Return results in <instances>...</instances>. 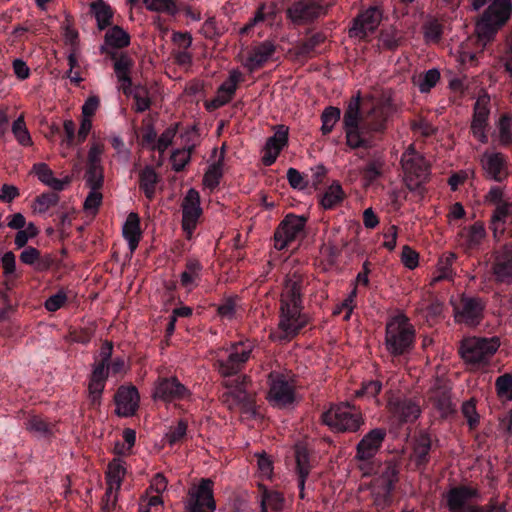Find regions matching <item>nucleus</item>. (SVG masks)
Instances as JSON below:
<instances>
[{"mask_svg": "<svg viewBox=\"0 0 512 512\" xmlns=\"http://www.w3.org/2000/svg\"><path fill=\"white\" fill-rule=\"evenodd\" d=\"M253 345L249 341L235 343L228 351L226 360H218V369L221 375L228 377L237 373L240 365L245 363L252 352Z\"/></svg>", "mask_w": 512, "mask_h": 512, "instance_id": "nucleus-10", "label": "nucleus"}, {"mask_svg": "<svg viewBox=\"0 0 512 512\" xmlns=\"http://www.w3.org/2000/svg\"><path fill=\"white\" fill-rule=\"evenodd\" d=\"M122 233L131 252H133L141 239L140 219L136 213H130L122 228Z\"/></svg>", "mask_w": 512, "mask_h": 512, "instance_id": "nucleus-30", "label": "nucleus"}, {"mask_svg": "<svg viewBox=\"0 0 512 512\" xmlns=\"http://www.w3.org/2000/svg\"><path fill=\"white\" fill-rule=\"evenodd\" d=\"M104 152V144L99 141H93L88 151L87 166H102L101 156Z\"/></svg>", "mask_w": 512, "mask_h": 512, "instance_id": "nucleus-63", "label": "nucleus"}, {"mask_svg": "<svg viewBox=\"0 0 512 512\" xmlns=\"http://www.w3.org/2000/svg\"><path fill=\"white\" fill-rule=\"evenodd\" d=\"M451 304L454 308L456 322L467 326L479 324L483 312V304L480 299L462 295L452 297Z\"/></svg>", "mask_w": 512, "mask_h": 512, "instance_id": "nucleus-7", "label": "nucleus"}, {"mask_svg": "<svg viewBox=\"0 0 512 512\" xmlns=\"http://www.w3.org/2000/svg\"><path fill=\"white\" fill-rule=\"evenodd\" d=\"M482 167L487 175L492 180L503 181L507 175V161L501 153L486 152L481 159Z\"/></svg>", "mask_w": 512, "mask_h": 512, "instance_id": "nucleus-18", "label": "nucleus"}, {"mask_svg": "<svg viewBox=\"0 0 512 512\" xmlns=\"http://www.w3.org/2000/svg\"><path fill=\"white\" fill-rule=\"evenodd\" d=\"M274 52L275 47L271 42H263L251 50L244 62V65L250 71L256 70L266 63L272 57Z\"/></svg>", "mask_w": 512, "mask_h": 512, "instance_id": "nucleus-26", "label": "nucleus"}, {"mask_svg": "<svg viewBox=\"0 0 512 512\" xmlns=\"http://www.w3.org/2000/svg\"><path fill=\"white\" fill-rule=\"evenodd\" d=\"M300 280L297 273L289 276L281 294L280 319L277 334L273 337L283 340L295 336L305 326L307 318L301 314Z\"/></svg>", "mask_w": 512, "mask_h": 512, "instance_id": "nucleus-1", "label": "nucleus"}, {"mask_svg": "<svg viewBox=\"0 0 512 512\" xmlns=\"http://www.w3.org/2000/svg\"><path fill=\"white\" fill-rule=\"evenodd\" d=\"M385 437V431L380 428L371 430L357 445V455L360 460H368L373 457L381 446Z\"/></svg>", "mask_w": 512, "mask_h": 512, "instance_id": "nucleus-22", "label": "nucleus"}, {"mask_svg": "<svg viewBox=\"0 0 512 512\" xmlns=\"http://www.w3.org/2000/svg\"><path fill=\"white\" fill-rule=\"evenodd\" d=\"M440 79V73L437 69H430L418 78L414 79L415 85L422 93H427L433 88Z\"/></svg>", "mask_w": 512, "mask_h": 512, "instance_id": "nucleus-44", "label": "nucleus"}, {"mask_svg": "<svg viewBox=\"0 0 512 512\" xmlns=\"http://www.w3.org/2000/svg\"><path fill=\"white\" fill-rule=\"evenodd\" d=\"M275 7L273 5L270 6H262L255 14L253 19L249 24L244 26L241 29V33L244 34L249 31V29L260 22H268L270 25L273 23V19L275 17Z\"/></svg>", "mask_w": 512, "mask_h": 512, "instance_id": "nucleus-46", "label": "nucleus"}, {"mask_svg": "<svg viewBox=\"0 0 512 512\" xmlns=\"http://www.w3.org/2000/svg\"><path fill=\"white\" fill-rule=\"evenodd\" d=\"M102 198L101 189H90L83 205L85 212L95 215L102 202Z\"/></svg>", "mask_w": 512, "mask_h": 512, "instance_id": "nucleus-56", "label": "nucleus"}, {"mask_svg": "<svg viewBox=\"0 0 512 512\" xmlns=\"http://www.w3.org/2000/svg\"><path fill=\"white\" fill-rule=\"evenodd\" d=\"M116 412L120 416L128 417L135 413L139 405V394L134 386L119 388L116 396Z\"/></svg>", "mask_w": 512, "mask_h": 512, "instance_id": "nucleus-20", "label": "nucleus"}, {"mask_svg": "<svg viewBox=\"0 0 512 512\" xmlns=\"http://www.w3.org/2000/svg\"><path fill=\"white\" fill-rule=\"evenodd\" d=\"M455 260L453 253L444 254L438 261L437 273L438 275L434 278V281L451 279L452 278V264Z\"/></svg>", "mask_w": 512, "mask_h": 512, "instance_id": "nucleus-48", "label": "nucleus"}, {"mask_svg": "<svg viewBox=\"0 0 512 512\" xmlns=\"http://www.w3.org/2000/svg\"><path fill=\"white\" fill-rule=\"evenodd\" d=\"M260 512L278 511L283 506V497L275 491H264L260 497Z\"/></svg>", "mask_w": 512, "mask_h": 512, "instance_id": "nucleus-40", "label": "nucleus"}, {"mask_svg": "<svg viewBox=\"0 0 512 512\" xmlns=\"http://www.w3.org/2000/svg\"><path fill=\"white\" fill-rule=\"evenodd\" d=\"M84 179L90 189H101L104 183L103 167L87 166Z\"/></svg>", "mask_w": 512, "mask_h": 512, "instance_id": "nucleus-47", "label": "nucleus"}, {"mask_svg": "<svg viewBox=\"0 0 512 512\" xmlns=\"http://www.w3.org/2000/svg\"><path fill=\"white\" fill-rule=\"evenodd\" d=\"M126 469L121 459H114L108 465L106 472L107 490L103 499V512H110L115 506Z\"/></svg>", "mask_w": 512, "mask_h": 512, "instance_id": "nucleus-8", "label": "nucleus"}, {"mask_svg": "<svg viewBox=\"0 0 512 512\" xmlns=\"http://www.w3.org/2000/svg\"><path fill=\"white\" fill-rule=\"evenodd\" d=\"M414 331L405 315L394 316L386 326L385 344L392 355H401L412 345Z\"/></svg>", "mask_w": 512, "mask_h": 512, "instance_id": "nucleus-3", "label": "nucleus"}, {"mask_svg": "<svg viewBox=\"0 0 512 512\" xmlns=\"http://www.w3.org/2000/svg\"><path fill=\"white\" fill-rule=\"evenodd\" d=\"M287 143L288 128L284 125L277 126L273 136L267 139L263 148L262 162L264 165H272L276 161L281 150L287 145Z\"/></svg>", "mask_w": 512, "mask_h": 512, "instance_id": "nucleus-16", "label": "nucleus"}, {"mask_svg": "<svg viewBox=\"0 0 512 512\" xmlns=\"http://www.w3.org/2000/svg\"><path fill=\"white\" fill-rule=\"evenodd\" d=\"M382 14L377 7H370L362 12L353 23L349 33L351 37L363 39L375 31L380 24Z\"/></svg>", "mask_w": 512, "mask_h": 512, "instance_id": "nucleus-15", "label": "nucleus"}, {"mask_svg": "<svg viewBox=\"0 0 512 512\" xmlns=\"http://www.w3.org/2000/svg\"><path fill=\"white\" fill-rule=\"evenodd\" d=\"M191 158V148L175 150L171 155L172 167L175 171L182 170Z\"/></svg>", "mask_w": 512, "mask_h": 512, "instance_id": "nucleus-57", "label": "nucleus"}, {"mask_svg": "<svg viewBox=\"0 0 512 512\" xmlns=\"http://www.w3.org/2000/svg\"><path fill=\"white\" fill-rule=\"evenodd\" d=\"M388 406L393 416L400 421H412L420 415L419 405L411 400H390Z\"/></svg>", "mask_w": 512, "mask_h": 512, "instance_id": "nucleus-27", "label": "nucleus"}, {"mask_svg": "<svg viewBox=\"0 0 512 512\" xmlns=\"http://www.w3.org/2000/svg\"><path fill=\"white\" fill-rule=\"evenodd\" d=\"M175 135L176 128L172 126L168 127L157 139V142L152 146V149L163 153L172 144Z\"/></svg>", "mask_w": 512, "mask_h": 512, "instance_id": "nucleus-59", "label": "nucleus"}, {"mask_svg": "<svg viewBox=\"0 0 512 512\" xmlns=\"http://www.w3.org/2000/svg\"><path fill=\"white\" fill-rule=\"evenodd\" d=\"M182 227L190 237L196 228L198 219L202 214L200 195L195 189H189L182 202Z\"/></svg>", "mask_w": 512, "mask_h": 512, "instance_id": "nucleus-13", "label": "nucleus"}, {"mask_svg": "<svg viewBox=\"0 0 512 512\" xmlns=\"http://www.w3.org/2000/svg\"><path fill=\"white\" fill-rule=\"evenodd\" d=\"M201 271L202 266L198 261H188L185 270L181 273V285L187 290H192L197 285Z\"/></svg>", "mask_w": 512, "mask_h": 512, "instance_id": "nucleus-35", "label": "nucleus"}, {"mask_svg": "<svg viewBox=\"0 0 512 512\" xmlns=\"http://www.w3.org/2000/svg\"><path fill=\"white\" fill-rule=\"evenodd\" d=\"M346 136V143L350 148L367 147L369 141L364 137L363 133L358 128L344 129Z\"/></svg>", "mask_w": 512, "mask_h": 512, "instance_id": "nucleus-55", "label": "nucleus"}, {"mask_svg": "<svg viewBox=\"0 0 512 512\" xmlns=\"http://www.w3.org/2000/svg\"><path fill=\"white\" fill-rule=\"evenodd\" d=\"M490 97L487 94L480 95L475 103L474 117L471 125L473 135L481 142L487 141L485 128L489 116Z\"/></svg>", "mask_w": 512, "mask_h": 512, "instance_id": "nucleus-17", "label": "nucleus"}, {"mask_svg": "<svg viewBox=\"0 0 512 512\" xmlns=\"http://www.w3.org/2000/svg\"><path fill=\"white\" fill-rule=\"evenodd\" d=\"M512 12V3L510 0H495L484 14L485 18L499 27L502 26L510 17Z\"/></svg>", "mask_w": 512, "mask_h": 512, "instance_id": "nucleus-29", "label": "nucleus"}, {"mask_svg": "<svg viewBox=\"0 0 512 512\" xmlns=\"http://www.w3.org/2000/svg\"><path fill=\"white\" fill-rule=\"evenodd\" d=\"M163 500L159 495L146 493L140 499L139 512H159Z\"/></svg>", "mask_w": 512, "mask_h": 512, "instance_id": "nucleus-53", "label": "nucleus"}, {"mask_svg": "<svg viewBox=\"0 0 512 512\" xmlns=\"http://www.w3.org/2000/svg\"><path fill=\"white\" fill-rule=\"evenodd\" d=\"M397 473L396 466L387 463L383 466L380 476L374 480L372 495L376 506L384 507L387 504L393 484L397 479Z\"/></svg>", "mask_w": 512, "mask_h": 512, "instance_id": "nucleus-11", "label": "nucleus"}, {"mask_svg": "<svg viewBox=\"0 0 512 512\" xmlns=\"http://www.w3.org/2000/svg\"><path fill=\"white\" fill-rule=\"evenodd\" d=\"M498 141L503 145L512 142V114L503 116L498 124Z\"/></svg>", "mask_w": 512, "mask_h": 512, "instance_id": "nucleus-54", "label": "nucleus"}, {"mask_svg": "<svg viewBox=\"0 0 512 512\" xmlns=\"http://www.w3.org/2000/svg\"><path fill=\"white\" fill-rule=\"evenodd\" d=\"M305 223L306 219L302 216H286L274 234L275 248L283 250L298 239L303 233Z\"/></svg>", "mask_w": 512, "mask_h": 512, "instance_id": "nucleus-9", "label": "nucleus"}, {"mask_svg": "<svg viewBox=\"0 0 512 512\" xmlns=\"http://www.w3.org/2000/svg\"><path fill=\"white\" fill-rule=\"evenodd\" d=\"M91 11L93 12L98 28L100 30L105 29L110 24V20L113 16V12L109 5L102 0H97L90 5Z\"/></svg>", "mask_w": 512, "mask_h": 512, "instance_id": "nucleus-38", "label": "nucleus"}, {"mask_svg": "<svg viewBox=\"0 0 512 512\" xmlns=\"http://www.w3.org/2000/svg\"><path fill=\"white\" fill-rule=\"evenodd\" d=\"M361 113H360V97L356 96L350 101L344 113L343 126L344 129L360 127Z\"/></svg>", "mask_w": 512, "mask_h": 512, "instance_id": "nucleus-37", "label": "nucleus"}, {"mask_svg": "<svg viewBox=\"0 0 512 512\" xmlns=\"http://www.w3.org/2000/svg\"><path fill=\"white\" fill-rule=\"evenodd\" d=\"M495 387L500 398L512 400V372L499 376L496 379Z\"/></svg>", "mask_w": 512, "mask_h": 512, "instance_id": "nucleus-52", "label": "nucleus"}, {"mask_svg": "<svg viewBox=\"0 0 512 512\" xmlns=\"http://www.w3.org/2000/svg\"><path fill=\"white\" fill-rule=\"evenodd\" d=\"M494 273L501 281L512 277V245L505 247L497 254Z\"/></svg>", "mask_w": 512, "mask_h": 512, "instance_id": "nucleus-31", "label": "nucleus"}, {"mask_svg": "<svg viewBox=\"0 0 512 512\" xmlns=\"http://www.w3.org/2000/svg\"><path fill=\"white\" fill-rule=\"evenodd\" d=\"M395 111L390 95H385L383 99L371 110L372 120L366 125L367 132H381L386 127V120Z\"/></svg>", "mask_w": 512, "mask_h": 512, "instance_id": "nucleus-19", "label": "nucleus"}, {"mask_svg": "<svg viewBox=\"0 0 512 512\" xmlns=\"http://www.w3.org/2000/svg\"><path fill=\"white\" fill-rule=\"evenodd\" d=\"M135 100V109L137 112H143L150 107L148 92L144 87H137L133 91Z\"/></svg>", "mask_w": 512, "mask_h": 512, "instance_id": "nucleus-62", "label": "nucleus"}, {"mask_svg": "<svg viewBox=\"0 0 512 512\" xmlns=\"http://www.w3.org/2000/svg\"><path fill=\"white\" fill-rule=\"evenodd\" d=\"M32 171L39 181L56 191L63 190L71 182L68 176H65L63 179L55 178L53 171L45 163L34 164Z\"/></svg>", "mask_w": 512, "mask_h": 512, "instance_id": "nucleus-25", "label": "nucleus"}, {"mask_svg": "<svg viewBox=\"0 0 512 512\" xmlns=\"http://www.w3.org/2000/svg\"><path fill=\"white\" fill-rule=\"evenodd\" d=\"M157 179V174L152 167H145L140 174L141 187L150 199L154 196Z\"/></svg>", "mask_w": 512, "mask_h": 512, "instance_id": "nucleus-45", "label": "nucleus"}, {"mask_svg": "<svg viewBox=\"0 0 512 512\" xmlns=\"http://www.w3.org/2000/svg\"><path fill=\"white\" fill-rule=\"evenodd\" d=\"M340 110L335 107L326 108L321 116L322 126L321 131L324 135L330 133L334 128L335 124L340 119Z\"/></svg>", "mask_w": 512, "mask_h": 512, "instance_id": "nucleus-49", "label": "nucleus"}, {"mask_svg": "<svg viewBox=\"0 0 512 512\" xmlns=\"http://www.w3.org/2000/svg\"><path fill=\"white\" fill-rule=\"evenodd\" d=\"M240 79V72L231 71L229 78L218 88L215 98L206 102V108L213 110L227 104L232 99Z\"/></svg>", "mask_w": 512, "mask_h": 512, "instance_id": "nucleus-21", "label": "nucleus"}, {"mask_svg": "<svg viewBox=\"0 0 512 512\" xmlns=\"http://www.w3.org/2000/svg\"><path fill=\"white\" fill-rule=\"evenodd\" d=\"M404 180L410 191L423 194V185L429 178V164L424 157L409 146L401 157Z\"/></svg>", "mask_w": 512, "mask_h": 512, "instance_id": "nucleus-2", "label": "nucleus"}, {"mask_svg": "<svg viewBox=\"0 0 512 512\" xmlns=\"http://www.w3.org/2000/svg\"><path fill=\"white\" fill-rule=\"evenodd\" d=\"M344 192L338 183L332 184L323 194L321 205L325 209H330L343 200Z\"/></svg>", "mask_w": 512, "mask_h": 512, "instance_id": "nucleus-43", "label": "nucleus"}, {"mask_svg": "<svg viewBox=\"0 0 512 512\" xmlns=\"http://www.w3.org/2000/svg\"><path fill=\"white\" fill-rule=\"evenodd\" d=\"M38 234V229L33 223H29L24 227L23 230L19 229L15 237V244L21 248L26 245L29 239L35 237Z\"/></svg>", "mask_w": 512, "mask_h": 512, "instance_id": "nucleus-61", "label": "nucleus"}, {"mask_svg": "<svg viewBox=\"0 0 512 512\" xmlns=\"http://www.w3.org/2000/svg\"><path fill=\"white\" fill-rule=\"evenodd\" d=\"M498 29V25L491 22L489 18H485L483 16L481 20L476 24L475 31L479 41H481L483 45H485L488 41H490L493 38Z\"/></svg>", "mask_w": 512, "mask_h": 512, "instance_id": "nucleus-41", "label": "nucleus"}, {"mask_svg": "<svg viewBox=\"0 0 512 512\" xmlns=\"http://www.w3.org/2000/svg\"><path fill=\"white\" fill-rule=\"evenodd\" d=\"M186 431L187 424L184 421H179L175 427L170 428V430L165 434V440L170 445H174L184 438Z\"/></svg>", "mask_w": 512, "mask_h": 512, "instance_id": "nucleus-60", "label": "nucleus"}, {"mask_svg": "<svg viewBox=\"0 0 512 512\" xmlns=\"http://www.w3.org/2000/svg\"><path fill=\"white\" fill-rule=\"evenodd\" d=\"M224 385L227 391L223 394V401L229 408L241 406L248 401V394L239 376L225 380Z\"/></svg>", "mask_w": 512, "mask_h": 512, "instance_id": "nucleus-24", "label": "nucleus"}, {"mask_svg": "<svg viewBox=\"0 0 512 512\" xmlns=\"http://www.w3.org/2000/svg\"><path fill=\"white\" fill-rule=\"evenodd\" d=\"M295 457L299 474V489L301 491L300 495L303 497L305 479L307 478L310 471L308 452L304 447L298 446L296 448Z\"/></svg>", "mask_w": 512, "mask_h": 512, "instance_id": "nucleus-36", "label": "nucleus"}, {"mask_svg": "<svg viewBox=\"0 0 512 512\" xmlns=\"http://www.w3.org/2000/svg\"><path fill=\"white\" fill-rule=\"evenodd\" d=\"M322 8L312 0H303L288 9V17L296 23L305 22L318 17Z\"/></svg>", "mask_w": 512, "mask_h": 512, "instance_id": "nucleus-23", "label": "nucleus"}, {"mask_svg": "<svg viewBox=\"0 0 512 512\" xmlns=\"http://www.w3.org/2000/svg\"><path fill=\"white\" fill-rule=\"evenodd\" d=\"M12 132L19 144L23 146H29L32 144V139L29 131L26 128L23 116L18 117L13 122Z\"/></svg>", "mask_w": 512, "mask_h": 512, "instance_id": "nucleus-51", "label": "nucleus"}, {"mask_svg": "<svg viewBox=\"0 0 512 512\" xmlns=\"http://www.w3.org/2000/svg\"><path fill=\"white\" fill-rule=\"evenodd\" d=\"M430 450V439L427 435H420L414 446L413 457L417 464H423L427 460V455Z\"/></svg>", "mask_w": 512, "mask_h": 512, "instance_id": "nucleus-50", "label": "nucleus"}, {"mask_svg": "<svg viewBox=\"0 0 512 512\" xmlns=\"http://www.w3.org/2000/svg\"><path fill=\"white\" fill-rule=\"evenodd\" d=\"M461 237L468 248H473L480 244L484 239L485 229L481 224L476 223L469 229L463 231L461 233Z\"/></svg>", "mask_w": 512, "mask_h": 512, "instance_id": "nucleus-42", "label": "nucleus"}, {"mask_svg": "<svg viewBox=\"0 0 512 512\" xmlns=\"http://www.w3.org/2000/svg\"><path fill=\"white\" fill-rule=\"evenodd\" d=\"M214 153L216 154L217 159L209 165L203 178V184L211 189L215 188L219 184L223 171L224 151L221 150L220 152H217L215 149Z\"/></svg>", "mask_w": 512, "mask_h": 512, "instance_id": "nucleus-33", "label": "nucleus"}, {"mask_svg": "<svg viewBox=\"0 0 512 512\" xmlns=\"http://www.w3.org/2000/svg\"><path fill=\"white\" fill-rule=\"evenodd\" d=\"M105 387V382L90 379L88 392H89V400L91 404L98 405L100 403V399L102 396V392Z\"/></svg>", "mask_w": 512, "mask_h": 512, "instance_id": "nucleus-64", "label": "nucleus"}, {"mask_svg": "<svg viewBox=\"0 0 512 512\" xmlns=\"http://www.w3.org/2000/svg\"><path fill=\"white\" fill-rule=\"evenodd\" d=\"M322 420L325 425L337 432H354L363 424L360 411L349 403L332 406L323 413Z\"/></svg>", "mask_w": 512, "mask_h": 512, "instance_id": "nucleus-4", "label": "nucleus"}, {"mask_svg": "<svg viewBox=\"0 0 512 512\" xmlns=\"http://www.w3.org/2000/svg\"><path fill=\"white\" fill-rule=\"evenodd\" d=\"M215 508L211 480L202 479L199 485L190 488L185 512H214Z\"/></svg>", "mask_w": 512, "mask_h": 512, "instance_id": "nucleus-6", "label": "nucleus"}, {"mask_svg": "<svg viewBox=\"0 0 512 512\" xmlns=\"http://www.w3.org/2000/svg\"><path fill=\"white\" fill-rule=\"evenodd\" d=\"M154 399L171 402L189 397V390L175 377L162 378L155 383Z\"/></svg>", "mask_w": 512, "mask_h": 512, "instance_id": "nucleus-14", "label": "nucleus"}, {"mask_svg": "<svg viewBox=\"0 0 512 512\" xmlns=\"http://www.w3.org/2000/svg\"><path fill=\"white\" fill-rule=\"evenodd\" d=\"M268 399L276 407H286L294 401V389L291 383L279 373H270Z\"/></svg>", "mask_w": 512, "mask_h": 512, "instance_id": "nucleus-12", "label": "nucleus"}, {"mask_svg": "<svg viewBox=\"0 0 512 512\" xmlns=\"http://www.w3.org/2000/svg\"><path fill=\"white\" fill-rule=\"evenodd\" d=\"M58 202V195L55 193H45L37 197L34 210L38 213H45Z\"/></svg>", "mask_w": 512, "mask_h": 512, "instance_id": "nucleus-58", "label": "nucleus"}, {"mask_svg": "<svg viewBox=\"0 0 512 512\" xmlns=\"http://www.w3.org/2000/svg\"><path fill=\"white\" fill-rule=\"evenodd\" d=\"M130 43L129 34L119 26H114L105 34V44L113 48H123Z\"/></svg>", "mask_w": 512, "mask_h": 512, "instance_id": "nucleus-39", "label": "nucleus"}, {"mask_svg": "<svg viewBox=\"0 0 512 512\" xmlns=\"http://www.w3.org/2000/svg\"><path fill=\"white\" fill-rule=\"evenodd\" d=\"M499 347V340L492 338H466L462 341L460 354L471 365H482L489 361Z\"/></svg>", "mask_w": 512, "mask_h": 512, "instance_id": "nucleus-5", "label": "nucleus"}, {"mask_svg": "<svg viewBox=\"0 0 512 512\" xmlns=\"http://www.w3.org/2000/svg\"><path fill=\"white\" fill-rule=\"evenodd\" d=\"M131 67L132 61L127 56H121L114 64V70L120 83V89H122L125 94L131 93V78L129 75Z\"/></svg>", "mask_w": 512, "mask_h": 512, "instance_id": "nucleus-32", "label": "nucleus"}, {"mask_svg": "<svg viewBox=\"0 0 512 512\" xmlns=\"http://www.w3.org/2000/svg\"><path fill=\"white\" fill-rule=\"evenodd\" d=\"M512 222V202H503L496 206L492 215V229L495 234L504 231V225Z\"/></svg>", "mask_w": 512, "mask_h": 512, "instance_id": "nucleus-34", "label": "nucleus"}, {"mask_svg": "<svg viewBox=\"0 0 512 512\" xmlns=\"http://www.w3.org/2000/svg\"><path fill=\"white\" fill-rule=\"evenodd\" d=\"M474 492L466 487L454 488L447 494V506L450 512H466L471 506L468 500Z\"/></svg>", "mask_w": 512, "mask_h": 512, "instance_id": "nucleus-28", "label": "nucleus"}]
</instances>
